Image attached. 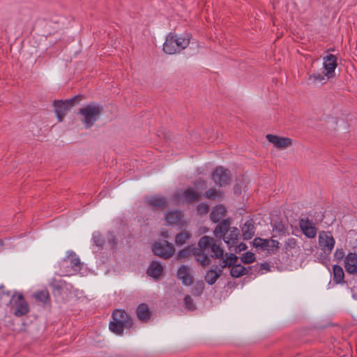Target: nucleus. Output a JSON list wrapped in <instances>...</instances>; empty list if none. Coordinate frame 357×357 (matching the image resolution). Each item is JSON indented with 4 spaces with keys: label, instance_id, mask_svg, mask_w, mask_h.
Listing matches in <instances>:
<instances>
[{
    "label": "nucleus",
    "instance_id": "5701e85b",
    "mask_svg": "<svg viewBox=\"0 0 357 357\" xmlns=\"http://www.w3.org/2000/svg\"><path fill=\"white\" fill-rule=\"evenodd\" d=\"M181 213L178 211H169L165 215V219L168 225H175L178 223L181 220Z\"/></svg>",
    "mask_w": 357,
    "mask_h": 357
},
{
    "label": "nucleus",
    "instance_id": "0eeeda50",
    "mask_svg": "<svg viewBox=\"0 0 357 357\" xmlns=\"http://www.w3.org/2000/svg\"><path fill=\"white\" fill-rule=\"evenodd\" d=\"M225 268H229L230 275L232 278H239L244 275L246 271L245 267L243 266L239 262V258L233 253L229 255L225 253Z\"/></svg>",
    "mask_w": 357,
    "mask_h": 357
},
{
    "label": "nucleus",
    "instance_id": "c756f323",
    "mask_svg": "<svg viewBox=\"0 0 357 357\" xmlns=\"http://www.w3.org/2000/svg\"><path fill=\"white\" fill-rule=\"evenodd\" d=\"M204 197L215 200L221 197V192L214 188H211L204 194Z\"/></svg>",
    "mask_w": 357,
    "mask_h": 357
},
{
    "label": "nucleus",
    "instance_id": "dca6fc26",
    "mask_svg": "<svg viewBox=\"0 0 357 357\" xmlns=\"http://www.w3.org/2000/svg\"><path fill=\"white\" fill-rule=\"evenodd\" d=\"M242 235L244 240L251 239L255 234V227L252 218L247 220L241 227Z\"/></svg>",
    "mask_w": 357,
    "mask_h": 357
},
{
    "label": "nucleus",
    "instance_id": "c85d7f7f",
    "mask_svg": "<svg viewBox=\"0 0 357 357\" xmlns=\"http://www.w3.org/2000/svg\"><path fill=\"white\" fill-rule=\"evenodd\" d=\"M256 259L255 255L251 252H247L244 253L241 259L239 260V262L243 263V264H251L254 262Z\"/></svg>",
    "mask_w": 357,
    "mask_h": 357
},
{
    "label": "nucleus",
    "instance_id": "79ce46f5",
    "mask_svg": "<svg viewBox=\"0 0 357 357\" xmlns=\"http://www.w3.org/2000/svg\"><path fill=\"white\" fill-rule=\"evenodd\" d=\"M242 185H243V183L242 182H237L234 185V195H240L241 194V192H242Z\"/></svg>",
    "mask_w": 357,
    "mask_h": 357
},
{
    "label": "nucleus",
    "instance_id": "49530a36",
    "mask_svg": "<svg viewBox=\"0 0 357 357\" xmlns=\"http://www.w3.org/2000/svg\"><path fill=\"white\" fill-rule=\"evenodd\" d=\"M231 227H230V219L229 218H225V237L227 234V230L231 229Z\"/></svg>",
    "mask_w": 357,
    "mask_h": 357
},
{
    "label": "nucleus",
    "instance_id": "f704fd0d",
    "mask_svg": "<svg viewBox=\"0 0 357 357\" xmlns=\"http://www.w3.org/2000/svg\"><path fill=\"white\" fill-rule=\"evenodd\" d=\"M204 288L203 282H197L192 290V293L195 296H199L202 294Z\"/></svg>",
    "mask_w": 357,
    "mask_h": 357
},
{
    "label": "nucleus",
    "instance_id": "473e14b6",
    "mask_svg": "<svg viewBox=\"0 0 357 357\" xmlns=\"http://www.w3.org/2000/svg\"><path fill=\"white\" fill-rule=\"evenodd\" d=\"M184 305H185V307L187 310H190V311H192V310H195V308H196L192 298L189 295H187L185 296Z\"/></svg>",
    "mask_w": 357,
    "mask_h": 357
},
{
    "label": "nucleus",
    "instance_id": "a18cd8bd",
    "mask_svg": "<svg viewBox=\"0 0 357 357\" xmlns=\"http://www.w3.org/2000/svg\"><path fill=\"white\" fill-rule=\"evenodd\" d=\"M224 174H225V185L230 183L231 178L230 176V172L229 169H225Z\"/></svg>",
    "mask_w": 357,
    "mask_h": 357
},
{
    "label": "nucleus",
    "instance_id": "412c9836",
    "mask_svg": "<svg viewBox=\"0 0 357 357\" xmlns=\"http://www.w3.org/2000/svg\"><path fill=\"white\" fill-rule=\"evenodd\" d=\"M137 315L139 320L146 321L150 319L151 312L148 305L146 303H141L138 305L137 310Z\"/></svg>",
    "mask_w": 357,
    "mask_h": 357
},
{
    "label": "nucleus",
    "instance_id": "9b49d317",
    "mask_svg": "<svg viewBox=\"0 0 357 357\" xmlns=\"http://www.w3.org/2000/svg\"><path fill=\"white\" fill-rule=\"evenodd\" d=\"M323 66L326 70L325 75L327 79L335 76V70L337 66V57L334 54H328L323 58Z\"/></svg>",
    "mask_w": 357,
    "mask_h": 357
},
{
    "label": "nucleus",
    "instance_id": "c9c22d12",
    "mask_svg": "<svg viewBox=\"0 0 357 357\" xmlns=\"http://www.w3.org/2000/svg\"><path fill=\"white\" fill-rule=\"evenodd\" d=\"M255 272L259 273L261 271H269L271 270V266L268 263L264 262L261 264H257L254 266Z\"/></svg>",
    "mask_w": 357,
    "mask_h": 357
},
{
    "label": "nucleus",
    "instance_id": "393cba45",
    "mask_svg": "<svg viewBox=\"0 0 357 357\" xmlns=\"http://www.w3.org/2000/svg\"><path fill=\"white\" fill-rule=\"evenodd\" d=\"M270 241L268 239L261 238L260 237H256L253 241V245L256 248H259L261 250H267L269 248Z\"/></svg>",
    "mask_w": 357,
    "mask_h": 357
},
{
    "label": "nucleus",
    "instance_id": "1a4fd4ad",
    "mask_svg": "<svg viewBox=\"0 0 357 357\" xmlns=\"http://www.w3.org/2000/svg\"><path fill=\"white\" fill-rule=\"evenodd\" d=\"M152 250L155 255L163 259L170 258L175 252V248L173 244L167 241L156 242L153 245Z\"/></svg>",
    "mask_w": 357,
    "mask_h": 357
},
{
    "label": "nucleus",
    "instance_id": "4c0bfd02",
    "mask_svg": "<svg viewBox=\"0 0 357 357\" xmlns=\"http://www.w3.org/2000/svg\"><path fill=\"white\" fill-rule=\"evenodd\" d=\"M93 240L94 243L99 248H101L104 244V240L98 232L93 233Z\"/></svg>",
    "mask_w": 357,
    "mask_h": 357
},
{
    "label": "nucleus",
    "instance_id": "7c9ffc66",
    "mask_svg": "<svg viewBox=\"0 0 357 357\" xmlns=\"http://www.w3.org/2000/svg\"><path fill=\"white\" fill-rule=\"evenodd\" d=\"M34 297L37 301L46 303L49 299V293L47 291H38L34 294Z\"/></svg>",
    "mask_w": 357,
    "mask_h": 357
},
{
    "label": "nucleus",
    "instance_id": "39448f33",
    "mask_svg": "<svg viewBox=\"0 0 357 357\" xmlns=\"http://www.w3.org/2000/svg\"><path fill=\"white\" fill-rule=\"evenodd\" d=\"M8 305L11 312L17 317H21L29 312V305L22 294L15 291L9 301Z\"/></svg>",
    "mask_w": 357,
    "mask_h": 357
},
{
    "label": "nucleus",
    "instance_id": "9d476101",
    "mask_svg": "<svg viewBox=\"0 0 357 357\" xmlns=\"http://www.w3.org/2000/svg\"><path fill=\"white\" fill-rule=\"evenodd\" d=\"M211 220L213 222H218L214 229V234L216 237L223 234V205L215 206L210 214Z\"/></svg>",
    "mask_w": 357,
    "mask_h": 357
},
{
    "label": "nucleus",
    "instance_id": "09e8293b",
    "mask_svg": "<svg viewBox=\"0 0 357 357\" xmlns=\"http://www.w3.org/2000/svg\"><path fill=\"white\" fill-rule=\"evenodd\" d=\"M109 241L113 245H114L116 244L115 239H114V238L113 236H112L111 238H109Z\"/></svg>",
    "mask_w": 357,
    "mask_h": 357
},
{
    "label": "nucleus",
    "instance_id": "b1692460",
    "mask_svg": "<svg viewBox=\"0 0 357 357\" xmlns=\"http://www.w3.org/2000/svg\"><path fill=\"white\" fill-rule=\"evenodd\" d=\"M211 178L216 185L222 186L223 181V167H217L214 172L212 174Z\"/></svg>",
    "mask_w": 357,
    "mask_h": 357
},
{
    "label": "nucleus",
    "instance_id": "a211bd4d",
    "mask_svg": "<svg viewBox=\"0 0 357 357\" xmlns=\"http://www.w3.org/2000/svg\"><path fill=\"white\" fill-rule=\"evenodd\" d=\"M201 195L193 188H188L181 195L183 202L190 204L198 200Z\"/></svg>",
    "mask_w": 357,
    "mask_h": 357
},
{
    "label": "nucleus",
    "instance_id": "6ab92c4d",
    "mask_svg": "<svg viewBox=\"0 0 357 357\" xmlns=\"http://www.w3.org/2000/svg\"><path fill=\"white\" fill-rule=\"evenodd\" d=\"M163 271V266L158 261H153L149 266L146 273L149 276L158 279Z\"/></svg>",
    "mask_w": 357,
    "mask_h": 357
},
{
    "label": "nucleus",
    "instance_id": "20e7f679",
    "mask_svg": "<svg viewBox=\"0 0 357 357\" xmlns=\"http://www.w3.org/2000/svg\"><path fill=\"white\" fill-rule=\"evenodd\" d=\"M103 107L98 103L91 102L79 109V114L82 117V122L87 129L91 128L99 119Z\"/></svg>",
    "mask_w": 357,
    "mask_h": 357
},
{
    "label": "nucleus",
    "instance_id": "6e6552de",
    "mask_svg": "<svg viewBox=\"0 0 357 357\" xmlns=\"http://www.w3.org/2000/svg\"><path fill=\"white\" fill-rule=\"evenodd\" d=\"M80 96H75V97L65 100H55L54 102V110L59 122L62 121L67 111L70 109L75 102L80 99Z\"/></svg>",
    "mask_w": 357,
    "mask_h": 357
},
{
    "label": "nucleus",
    "instance_id": "37998d69",
    "mask_svg": "<svg viewBox=\"0 0 357 357\" xmlns=\"http://www.w3.org/2000/svg\"><path fill=\"white\" fill-rule=\"evenodd\" d=\"M285 245L291 249H293L296 245V240L294 238H288L285 242Z\"/></svg>",
    "mask_w": 357,
    "mask_h": 357
},
{
    "label": "nucleus",
    "instance_id": "58836bf2",
    "mask_svg": "<svg viewBox=\"0 0 357 357\" xmlns=\"http://www.w3.org/2000/svg\"><path fill=\"white\" fill-rule=\"evenodd\" d=\"M208 206L204 203H201L197 206V213L200 215L206 214L208 212Z\"/></svg>",
    "mask_w": 357,
    "mask_h": 357
},
{
    "label": "nucleus",
    "instance_id": "a19ab883",
    "mask_svg": "<svg viewBox=\"0 0 357 357\" xmlns=\"http://www.w3.org/2000/svg\"><path fill=\"white\" fill-rule=\"evenodd\" d=\"M233 247H234V251L236 254L245 250L248 248L246 244L244 243H240L238 245L236 244V245H234Z\"/></svg>",
    "mask_w": 357,
    "mask_h": 357
},
{
    "label": "nucleus",
    "instance_id": "bb28decb",
    "mask_svg": "<svg viewBox=\"0 0 357 357\" xmlns=\"http://www.w3.org/2000/svg\"><path fill=\"white\" fill-rule=\"evenodd\" d=\"M191 237V234L188 231H182L178 234L175 237V243L178 246H181L185 243Z\"/></svg>",
    "mask_w": 357,
    "mask_h": 357
},
{
    "label": "nucleus",
    "instance_id": "aec40b11",
    "mask_svg": "<svg viewBox=\"0 0 357 357\" xmlns=\"http://www.w3.org/2000/svg\"><path fill=\"white\" fill-rule=\"evenodd\" d=\"M149 205L157 208L163 209L167 204L166 199L160 195H155L147 198L146 199Z\"/></svg>",
    "mask_w": 357,
    "mask_h": 357
},
{
    "label": "nucleus",
    "instance_id": "f257e3e1",
    "mask_svg": "<svg viewBox=\"0 0 357 357\" xmlns=\"http://www.w3.org/2000/svg\"><path fill=\"white\" fill-rule=\"evenodd\" d=\"M214 238L204 236L198 241V247L188 246L177 254V259L181 260L192 255L196 261L202 266L210 264V257L222 258L223 250L217 245Z\"/></svg>",
    "mask_w": 357,
    "mask_h": 357
},
{
    "label": "nucleus",
    "instance_id": "4468645a",
    "mask_svg": "<svg viewBox=\"0 0 357 357\" xmlns=\"http://www.w3.org/2000/svg\"><path fill=\"white\" fill-rule=\"evenodd\" d=\"M344 268L346 271L350 274L357 273V254L349 252L344 259Z\"/></svg>",
    "mask_w": 357,
    "mask_h": 357
},
{
    "label": "nucleus",
    "instance_id": "de8ad7c7",
    "mask_svg": "<svg viewBox=\"0 0 357 357\" xmlns=\"http://www.w3.org/2000/svg\"><path fill=\"white\" fill-rule=\"evenodd\" d=\"M246 271H245L244 275H252L255 272L254 266H248L245 268Z\"/></svg>",
    "mask_w": 357,
    "mask_h": 357
},
{
    "label": "nucleus",
    "instance_id": "e433bc0d",
    "mask_svg": "<svg viewBox=\"0 0 357 357\" xmlns=\"http://www.w3.org/2000/svg\"><path fill=\"white\" fill-rule=\"evenodd\" d=\"M269 243V248H268V252L271 254H273L276 252V251L279 248V242L277 240H274L271 238Z\"/></svg>",
    "mask_w": 357,
    "mask_h": 357
},
{
    "label": "nucleus",
    "instance_id": "423d86ee",
    "mask_svg": "<svg viewBox=\"0 0 357 357\" xmlns=\"http://www.w3.org/2000/svg\"><path fill=\"white\" fill-rule=\"evenodd\" d=\"M335 244V238L331 232L322 231L319 233V245L324 255L321 254L318 259H321L322 263H324V261L329 260V255L331 254Z\"/></svg>",
    "mask_w": 357,
    "mask_h": 357
},
{
    "label": "nucleus",
    "instance_id": "8fccbe9b",
    "mask_svg": "<svg viewBox=\"0 0 357 357\" xmlns=\"http://www.w3.org/2000/svg\"><path fill=\"white\" fill-rule=\"evenodd\" d=\"M162 236L163 237H165V238H167V237L169 236V235H168V232H167V231H163V232L162 233Z\"/></svg>",
    "mask_w": 357,
    "mask_h": 357
},
{
    "label": "nucleus",
    "instance_id": "4be33fe9",
    "mask_svg": "<svg viewBox=\"0 0 357 357\" xmlns=\"http://www.w3.org/2000/svg\"><path fill=\"white\" fill-rule=\"evenodd\" d=\"M333 281L336 284L344 282V273L342 268L339 265H334L333 268Z\"/></svg>",
    "mask_w": 357,
    "mask_h": 357
},
{
    "label": "nucleus",
    "instance_id": "f3484780",
    "mask_svg": "<svg viewBox=\"0 0 357 357\" xmlns=\"http://www.w3.org/2000/svg\"><path fill=\"white\" fill-rule=\"evenodd\" d=\"M240 231L237 227H231L227 230V234L225 237V243L227 244L229 249L238 243Z\"/></svg>",
    "mask_w": 357,
    "mask_h": 357
},
{
    "label": "nucleus",
    "instance_id": "c03bdc74",
    "mask_svg": "<svg viewBox=\"0 0 357 357\" xmlns=\"http://www.w3.org/2000/svg\"><path fill=\"white\" fill-rule=\"evenodd\" d=\"M3 296H10V291L5 290V286L3 284L0 285V298H1Z\"/></svg>",
    "mask_w": 357,
    "mask_h": 357
},
{
    "label": "nucleus",
    "instance_id": "72a5a7b5",
    "mask_svg": "<svg viewBox=\"0 0 357 357\" xmlns=\"http://www.w3.org/2000/svg\"><path fill=\"white\" fill-rule=\"evenodd\" d=\"M273 229V230L278 231L280 234L284 235L287 232V227L282 222L274 223Z\"/></svg>",
    "mask_w": 357,
    "mask_h": 357
},
{
    "label": "nucleus",
    "instance_id": "ea45409f",
    "mask_svg": "<svg viewBox=\"0 0 357 357\" xmlns=\"http://www.w3.org/2000/svg\"><path fill=\"white\" fill-rule=\"evenodd\" d=\"M344 257H345V253L342 248H337L335 250V252L334 253V257L337 261H340L342 259H343Z\"/></svg>",
    "mask_w": 357,
    "mask_h": 357
},
{
    "label": "nucleus",
    "instance_id": "f03ea898",
    "mask_svg": "<svg viewBox=\"0 0 357 357\" xmlns=\"http://www.w3.org/2000/svg\"><path fill=\"white\" fill-rule=\"evenodd\" d=\"M132 325L131 317L124 310L116 309L113 311L112 321L109 324V328L113 333L122 335L124 329H130Z\"/></svg>",
    "mask_w": 357,
    "mask_h": 357
},
{
    "label": "nucleus",
    "instance_id": "2f4dec72",
    "mask_svg": "<svg viewBox=\"0 0 357 357\" xmlns=\"http://www.w3.org/2000/svg\"><path fill=\"white\" fill-rule=\"evenodd\" d=\"M325 73H314L309 76V79H312L314 83L321 82L326 79Z\"/></svg>",
    "mask_w": 357,
    "mask_h": 357
},
{
    "label": "nucleus",
    "instance_id": "ddd939ff",
    "mask_svg": "<svg viewBox=\"0 0 357 357\" xmlns=\"http://www.w3.org/2000/svg\"><path fill=\"white\" fill-rule=\"evenodd\" d=\"M266 137L270 143L280 149H284L292 144V140L289 137H279L271 134H268Z\"/></svg>",
    "mask_w": 357,
    "mask_h": 357
},
{
    "label": "nucleus",
    "instance_id": "3c124183",
    "mask_svg": "<svg viewBox=\"0 0 357 357\" xmlns=\"http://www.w3.org/2000/svg\"><path fill=\"white\" fill-rule=\"evenodd\" d=\"M199 183H202V185H206L205 181H197V182L195 183V185H198Z\"/></svg>",
    "mask_w": 357,
    "mask_h": 357
},
{
    "label": "nucleus",
    "instance_id": "cd10ccee",
    "mask_svg": "<svg viewBox=\"0 0 357 357\" xmlns=\"http://www.w3.org/2000/svg\"><path fill=\"white\" fill-rule=\"evenodd\" d=\"M220 273L215 270H209L205 275V280L209 284H213L217 280Z\"/></svg>",
    "mask_w": 357,
    "mask_h": 357
},
{
    "label": "nucleus",
    "instance_id": "7ed1b4c3",
    "mask_svg": "<svg viewBox=\"0 0 357 357\" xmlns=\"http://www.w3.org/2000/svg\"><path fill=\"white\" fill-rule=\"evenodd\" d=\"M190 40L188 34L184 36L169 33L163 44V51L168 54L179 53L188 46Z\"/></svg>",
    "mask_w": 357,
    "mask_h": 357
},
{
    "label": "nucleus",
    "instance_id": "a878e982",
    "mask_svg": "<svg viewBox=\"0 0 357 357\" xmlns=\"http://www.w3.org/2000/svg\"><path fill=\"white\" fill-rule=\"evenodd\" d=\"M70 260V264L75 271H78L81 269L82 264L78 257L72 252L71 254L68 257Z\"/></svg>",
    "mask_w": 357,
    "mask_h": 357
},
{
    "label": "nucleus",
    "instance_id": "603ef678",
    "mask_svg": "<svg viewBox=\"0 0 357 357\" xmlns=\"http://www.w3.org/2000/svg\"><path fill=\"white\" fill-rule=\"evenodd\" d=\"M55 288H56V289H61V286L58 284V285L55 286Z\"/></svg>",
    "mask_w": 357,
    "mask_h": 357
},
{
    "label": "nucleus",
    "instance_id": "f8f14e48",
    "mask_svg": "<svg viewBox=\"0 0 357 357\" xmlns=\"http://www.w3.org/2000/svg\"><path fill=\"white\" fill-rule=\"evenodd\" d=\"M299 226L303 234L307 238H313L316 236L317 229L308 218H301L299 220Z\"/></svg>",
    "mask_w": 357,
    "mask_h": 357
},
{
    "label": "nucleus",
    "instance_id": "2eb2a0df",
    "mask_svg": "<svg viewBox=\"0 0 357 357\" xmlns=\"http://www.w3.org/2000/svg\"><path fill=\"white\" fill-rule=\"evenodd\" d=\"M190 269L188 266L183 265L179 267L177 276L182 283L185 286H189L192 283V276L190 274Z\"/></svg>",
    "mask_w": 357,
    "mask_h": 357
}]
</instances>
